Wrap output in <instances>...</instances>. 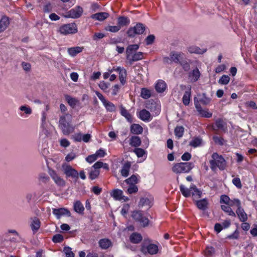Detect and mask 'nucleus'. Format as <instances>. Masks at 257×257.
<instances>
[{
  "label": "nucleus",
  "mask_w": 257,
  "mask_h": 257,
  "mask_svg": "<svg viewBox=\"0 0 257 257\" xmlns=\"http://www.w3.org/2000/svg\"><path fill=\"white\" fill-rule=\"evenodd\" d=\"M209 164L211 170L214 172H215L217 169L223 171L227 167V162L223 157L215 152L212 154Z\"/></svg>",
  "instance_id": "obj_1"
},
{
  "label": "nucleus",
  "mask_w": 257,
  "mask_h": 257,
  "mask_svg": "<svg viewBox=\"0 0 257 257\" xmlns=\"http://www.w3.org/2000/svg\"><path fill=\"white\" fill-rule=\"evenodd\" d=\"M72 115L69 113H65L60 116L59 120V127L64 135H69L73 133L75 126L71 124Z\"/></svg>",
  "instance_id": "obj_2"
},
{
  "label": "nucleus",
  "mask_w": 257,
  "mask_h": 257,
  "mask_svg": "<svg viewBox=\"0 0 257 257\" xmlns=\"http://www.w3.org/2000/svg\"><path fill=\"white\" fill-rule=\"evenodd\" d=\"M194 167L192 162L178 163L174 164L172 171L176 174L189 173Z\"/></svg>",
  "instance_id": "obj_3"
},
{
  "label": "nucleus",
  "mask_w": 257,
  "mask_h": 257,
  "mask_svg": "<svg viewBox=\"0 0 257 257\" xmlns=\"http://www.w3.org/2000/svg\"><path fill=\"white\" fill-rule=\"evenodd\" d=\"M62 167L63 171L67 178L74 179L75 182L77 181L79 174L76 170L67 164H63Z\"/></svg>",
  "instance_id": "obj_4"
},
{
  "label": "nucleus",
  "mask_w": 257,
  "mask_h": 257,
  "mask_svg": "<svg viewBox=\"0 0 257 257\" xmlns=\"http://www.w3.org/2000/svg\"><path fill=\"white\" fill-rule=\"evenodd\" d=\"M59 32L63 35L75 34L77 32V26L75 23H70L61 26Z\"/></svg>",
  "instance_id": "obj_5"
},
{
  "label": "nucleus",
  "mask_w": 257,
  "mask_h": 257,
  "mask_svg": "<svg viewBox=\"0 0 257 257\" xmlns=\"http://www.w3.org/2000/svg\"><path fill=\"white\" fill-rule=\"evenodd\" d=\"M145 26L142 23H139L134 27H131L127 31V34L129 37H134L136 35H141L144 33Z\"/></svg>",
  "instance_id": "obj_6"
},
{
  "label": "nucleus",
  "mask_w": 257,
  "mask_h": 257,
  "mask_svg": "<svg viewBox=\"0 0 257 257\" xmlns=\"http://www.w3.org/2000/svg\"><path fill=\"white\" fill-rule=\"evenodd\" d=\"M132 216L135 220L141 223L144 227L148 225L149 219L146 217L143 216L141 211H134Z\"/></svg>",
  "instance_id": "obj_7"
},
{
  "label": "nucleus",
  "mask_w": 257,
  "mask_h": 257,
  "mask_svg": "<svg viewBox=\"0 0 257 257\" xmlns=\"http://www.w3.org/2000/svg\"><path fill=\"white\" fill-rule=\"evenodd\" d=\"M194 101L195 108L200 116L206 118H210L212 116V113L209 112L208 109H202L198 101L196 100V97L194 98Z\"/></svg>",
  "instance_id": "obj_8"
},
{
  "label": "nucleus",
  "mask_w": 257,
  "mask_h": 257,
  "mask_svg": "<svg viewBox=\"0 0 257 257\" xmlns=\"http://www.w3.org/2000/svg\"><path fill=\"white\" fill-rule=\"evenodd\" d=\"M82 8L80 6H77L68 12L67 16L68 17L76 19L79 18L82 15Z\"/></svg>",
  "instance_id": "obj_9"
},
{
  "label": "nucleus",
  "mask_w": 257,
  "mask_h": 257,
  "mask_svg": "<svg viewBox=\"0 0 257 257\" xmlns=\"http://www.w3.org/2000/svg\"><path fill=\"white\" fill-rule=\"evenodd\" d=\"M141 251L144 253L148 252L150 254H156L158 251V247L155 244H150L147 247L142 245L141 247Z\"/></svg>",
  "instance_id": "obj_10"
},
{
  "label": "nucleus",
  "mask_w": 257,
  "mask_h": 257,
  "mask_svg": "<svg viewBox=\"0 0 257 257\" xmlns=\"http://www.w3.org/2000/svg\"><path fill=\"white\" fill-rule=\"evenodd\" d=\"M49 174L58 186H64L65 185V181L55 171H50Z\"/></svg>",
  "instance_id": "obj_11"
},
{
  "label": "nucleus",
  "mask_w": 257,
  "mask_h": 257,
  "mask_svg": "<svg viewBox=\"0 0 257 257\" xmlns=\"http://www.w3.org/2000/svg\"><path fill=\"white\" fill-rule=\"evenodd\" d=\"M184 55L181 52H175L172 51L170 53V57H171L172 62L179 64L180 61L183 58Z\"/></svg>",
  "instance_id": "obj_12"
},
{
  "label": "nucleus",
  "mask_w": 257,
  "mask_h": 257,
  "mask_svg": "<svg viewBox=\"0 0 257 257\" xmlns=\"http://www.w3.org/2000/svg\"><path fill=\"white\" fill-rule=\"evenodd\" d=\"M53 213L56 216L57 218H60L62 215H67L68 216H70L71 213L67 209L64 208H60L58 209H53Z\"/></svg>",
  "instance_id": "obj_13"
},
{
  "label": "nucleus",
  "mask_w": 257,
  "mask_h": 257,
  "mask_svg": "<svg viewBox=\"0 0 257 257\" xmlns=\"http://www.w3.org/2000/svg\"><path fill=\"white\" fill-rule=\"evenodd\" d=\"M200 72L197 68L193 69L188 73V77L191 82H196L200 77Z\"/></svg>",
  "instance_id": "obj_14"
},
{
  "label": "nucleus",
  "mask_w": 257,
  "mask_h": 257,
  "mask_svg": "<svg viewBox=\"0 0 257 257\" xmlns=\"http://www.w3.org/2000/svg\"><path fill=\"white\" fill-rule=\"evenodd\" d=\"M99 247L103 249H107L112 246V241L108 238H104L99 240L98 242Z\"/></svg>",
  "instance_id": "obj_15"
},
{
  "label": "nucleus",
  "mask_w": 257,
  "mask_h": 257,
  "mask_svg": "<svg viewBox=\"0 0 257 257\" xmlns=\"http://www.w3.org/2000/svg\"><path fill=\"white\" fill-rule=\"evenodd\" d=\"M236 213L240 221L245 222L247 220V214L241 206L237 208Z\"/></svg>",
  "instance_id": "obj_16"
},
{
  "label": "nucleus",
  "mask_w": 257,
  "mask_h": 257,
  "mask_svg": "<svg viewBox=\"0 0 257 257\" xmlns=\"http://www.w3.org/2000/svg\"><path fill=\"white\" fill-rule=\"evenodd\" d=\"M10 24L9 19L7 16H3L0 20V33L4 32Z\"/></svg>",
  "instance_id": "obj_17"
},
{
  "label": "nucleus",
  "mask_w": 257,
  "mask_h": 257,
  "mask_svg": "<svg viewBox=\"0 0 257 257\" xmlns=\"http://www.w3.org/2000/svg\"><path fill=\"white\" fill-rule=\"evenodd\" d=\"M109 16V14L105 12L97 13L92 15L91 17L93 19L102 21L107 19Z\"/></svg>",
  "instance_id": "obj_18"
},
{
  "label": "nucleus",
  "mask_w": 257,
  "mask_h": 257,
  "mask_svg": "<svg viewBox=\"0 0 257 257\" xmlns=\"http://www.w3.org/2000/svg\"><path fill=\"white\" fill-rule=\"evenodd\" d=\"M144 58V53L141 52H139L135 53L132 56H130L129 58H126L128 60L130 64H132L133 62L141 60Z\"/></svg>",
  "instance_id": "obj_19"
},
{
  "label": "nucleus",
  "mask_w": 257,
  "mask_h": 257,
  "mask_svg": "<svg viewBox=\"0 0 257 257\" xmlns=\"http://www.w3.org/2000/svg\"><path fill=\"white\" fill-rule=\"evenodd\" d=\"M198 98H196V100L198 101V103L201 102L203 105H207L210 102V98L207 97L205 93L197 94Z\"/></svg>",
  "instance_id": "obj_20"
},
{
  "label": "nucleus",
  "mask_w": 257,
  "mask_h": 257,
  "mask_svg": "<svg viewBox=\"0 0 257 257\" xmlns=\"http://www.w3.org/2000/svg\"><path fill=\"white\" fill-rule=\"evenodd\" d=\"M151 114L150 112L145 109L141 110L139 112V118L145 121H149L150 120Z\"/></svg>",
  "instance_id": "obj_21"
},
{
  "label": "nucleus",
  "mask_w": 257,
  "mask_h": 257,
  "mask_svg": "<svg viewBox=\"0 0 257 257\" xmlns=\"http://www.w3.org/2000/svg\"><path fill=\"white\" fill-rule=\"evenodd\" d=\"M191 92V86H188L187 90L185 92L182 98V102L185 105H188L190 103Z\"/></svg>",
  "instance_id": "obj_22"
},
{
  "label": "nucleus",
  "mask_w": 257,
  "mask_h": 257,
  "mask_svg": "<svg viewBox=\"0 0 257 257\" xmlns=\"http://www.w3.org/2000/svg\"><path fill=\"white\" fill-rule=\"evenodd\" d=\"M153 205L152 200L147 197H142L140 199L138 206L139 207L147 206L148 208L151 207Z\"/></svg>",
  "instance_id": "obj_23"
},
{
  "label": "nucleus",
  "mask_w": 257,
  "mask_h": 257,
  "mask_svg": "<svg viewBox=\"0 0 257 257\" xmlns=\"http://www.w3.org/2000/svg\"><path fill=\"white\" fill-rule=\"evenodd\" d=\"M139 48L138 44L130 45L126 50V58H129L130 56H132L134 52L136 51Z\"/></svg>",
  "instance_id": "obj_24"
},
{
  "label": "nucleus",
  "mask_w": 257,
  "mask_h": 257,
  "mask_svg": "<svg viewBox=\"0 0 257 257\" xmlns=\"http://www.w3.org/2000/svg\"><path fill=\"white\" fill-rule=\"evenodd\" d=\"M130 240L132 243H139L142 240V236L140 233H133L130 237Z\"/></svg>",
  "instance_id": "obj_25"
},
{
  "label": "nucleus",
  "mask_w": 257,
  "mask_h": 257,
  "mask_svg": "<svg viewBox=\"0 0 257 257\" xmlns=\"http://www.w3.org/2000/svg\"><path fill=\"white\" fill-rule=\"evenodd\" d=\"M130 23V20L127 17L121 16L117 19V24L120 28L121 27L127 26Z\"/></svg>",
  "instance_id": "obj_26"
},
{
  "label": "nucleus",
  "mask_w": 257,
  "mask_h": 257,
  "mask_svg": "<svg viewBox=\"0 0 257 257\" xmlns=\"http://www.w3.org/2000/svg\"><path fill=\"white\" fill-rule=\"evenodd\" d=\"M143 131V127L139 124L134 123L131 126V132L134 134H141Z\"/></svg>",
  "instance_id": "obj_27"
},
{
  "label": "nucleus",
  "mask_w": 257,
  "mask_h": 257,
  "mask_svg": "<svg viewBox=\"0 0 257 257\" xmlns=\"http://www.w3.org/2000/svg\"><path fill=\"white\" fill-rule=\"evenodd\" d=\"M83 50V47H74L68 48L69 54L73 57L75 56L77 54L81 52Z\"/></svg>",
  "instance_id": "obj_28"
},
{
  "label": "nucleus",
  "mask_w": 257,
  "mask_h": 257,
  "mask_svg": "<svg viewBox=\"0 0 257 257\" xmlns=\"http://www.w3.org/2000/svg\"><path fill=\"white\" fill-rule=\"evenodd\" d=\"M179 64L185 71L187 72L190 70V61L186 58H185L184 57L183 58H182Z\"/></svg>",
  "instance_id": "obj_29"
},
{
  "label": "nucleus",
  "mask_w": 257,
  "mask_h": 257,
  "mask_svg": "<svg viewBox=\"0 0 257 257\" xmlns=\"http://www.w3.org/2000/svg\"><path fill=\"white\" fill-rule=\"evenodd\" d=\"M191 195H192L194 199H198L201 197L202 193L195 185L191 186Z\"/></svg>",
  "instance_id": "obj_30"
},
{
  "label": "nucleus",
  "mask_w": 257,
  "mask_h": 257,
  "mask_svg": "<svg viewBox=\"0 0 257 257\" xmlns=\"http://www.w3.org/2000/svg\"><path fill=\"white\" fill-rule=\"evenodd\" d=\"M131 166V163L129 162H127L123 164L122 168L120 171L121 174L122 176L127 177L128 175Z\"/></svg>",
  "instance_id": "obj_31"
},
{
  "label": "nucleus",
  "mask_w": 257,
  "mask_h": 257,
  "mask_svg": "<svg viewBox=\"0 0 257 257\" xmlns=\"http://www.w3.org/2000/svg\"><path fill=\"white\" fill-rule=\"evenodd\" d=\"M166 88V84L162 80L158 81L155 86L156 90L158 92H164Z\"/></svg>",
  "instance_id": "obj_32"
},
{
  "label": "nucleus",
  "mask_w": 257,
  "mask_h": 257,
  "mask_svg": "<svg viewBox=\"0 0 257 257\" xmlns=\"http://www.w3.org/2000/svg\"><path fill=\"white\" fill-rule=\"evenodd\" d=\"M65 98L68 103L72 108H74L78 102L77 99L73 98L68 95H65Z\"/></svg>",
  "instance_id": "obj_33"
},
{
  "label": "nucleus",
  "mask_w": 257,
  "mask_h": 257,
  "mask_svg": "<svg viewBox=\"0 0 257 257\" xmlns=\"http://www.w3.org/2000/svg\"><path fill=\"white\" fill-rule=\"evenodd\" d=\"M120 113L128 121L130 122H132L133 120L132 115L124 107L122 106L120 107Z\"/></svg>",
  "instance_id": "obj_34"
},
{
  "label": "nucleus",
  "mask_w": 257,
  "mask_h": 257,
  "mask_svg": "<svg viewBox=\"0 0 257 257\" xmlns=\"http://www.w3.org/2000/svg\"><path fill=\"white\" fill-rule=\"evenodd\" d=\"M103 104L105 106L107 111L109 112H114L116 111V107L115 105L112 102L106 100L103 103Z\"/></svg>",
  "instance_id": "obj_35"
},
{
  "label": "nucleus",
  "mask_w": 257,
  "mask_h": 257,
  "mask_svg": "<svg viewBox=\"0 0 257 257\" xmlns=\"http://www.w3.org/2000/svg\"><path fill=\"white\" fill-rule=\"evenodd\" d=\"M180 191L181 192L183 195L185 197H188L191 196V193L192 191L191 186L190 188H186L183 185L180 186Z\"/></svg>",
  "instance_id": "obj_36"
},
{
  "label": "nucleus",
  "mask_w": 257,
  "mask_h": 257,
  "mask_svg": "<svg viewBox=\"0 0 257 257\" xmlns=\"http://www.w3.org/2000/svg\"><path fill=\"white\" fill-rule=\"evenodd\" d=\"M130 145L133 147H139L141 145V140L138 136H133L130 140Z\"/></svg>",
  "instance_id": "obj_37"
},
{
  "label": "nucleus",
  "mask_w": 257,
  "mask_h": 257,
  "mask_svg": "<svg viewBox=\"0 0 257 257\" xmlns=\"http://www.w3.org/2000/svg\"><path fill=\"white\" fill-rule=\"evenodd\" d=\"M197 207L201 210H204L207 207L208 202L205 199H202L196 202Z\"/></svg>",
  "instance_id": "obj_38"
},
{
  "label": "nucleus",
  "mask_w": 257,
  "mask_h": 257,
  "mask_svg": "<svg viewBox=\"0 0 257 257\" xmlns=\"http://www.w3.org/2000/svg\"><path fill=\"white\" fill-rule=\"evenodd\" d=\"M41 222L37 218H35L31 225V228L34 232H36L40 227Z\"/></svg>",
  "instance_id": "obj_39"
},
{
  "label": "nucleus",
  "mask_w": 257,
  "mask_h": 257,
  "mask_svg": "<svg viewBox=\"0 0 257 257\" xmlns=\"http://www.w3.org/2000/svg\"><path fill=\"white\" fill-rule=\"evenodd\" d=\"M123 192L119 189L113 191L112 196L115 200H121L123 199Z\"/></svg>",
  "instance_id": "obj_40"
},
{
  "label": "nucleus",
  "mask_w": 257,
  "mask_h": 257,
  "mask_svg": "<svg viewBox=\"0 0 257 257\" xmlns=\"http://www.w3.org/2000/svg\"><path fill=\"white\" fill-rule=\"evenodd\" d=\"M221 208L224 212L228 213V214L231 216L235 217L236 216L235 213L232 210L230 206L228 205H222Z\"/></svg>",
  "instance_id": "obj_41"
},
{
  "label": "nucleus",
  "mask_w": 257,
  "mask_h": 257,
  "mask_svg": "<svg viewBox=\"0 0 257 257\" xmlns=\"http://www.w3.org/2000/svg\"><path fill=\"white\" fill-rule=\"evenodd\" d=\"M75 211L78 213H82L84 210V208L82 204L79 201H77L74 205Z\"/></svg>",
  "instance_id": "obj_42"
},
{
  "label": "nucleus",
  "mask_w": 257,
  "mask_h": 257,
  "mask_svg": "<svg viewBox=\"0 0 257 257\" xmlns=\"http://www.w3.org/2000/svg\"><path fill=\"white\" fill-rule=\"evenodd\" d=\"M188 50L190 53L203 54L206 52V50H202L196 46L190 47Z\"/></svg>",
  "instance_id": "obj_43"
},
{
  "label": "nucleus",
  "mask_w": 257,
  "mask_h": 257,
  "mask_svg": "<svg viewBox=\"0 0 257 257\" xmlns=\"http://www.w3.org/2000/svg\"><path fill=\"white\" fill-rule=\"evenodd\" d=\"M141 96L144 99H148L151 96V91L146 88H142Z\"/></svg>",
  "instance_id": "obj_44"
},
{
  "label": "nucleus",
  "mask_w": 257,
  "mask_h": 257,
  "mask_svg": "<svg viewBox=\"0 0 257 257\" xmlns=\"http://www.w3.org/2000/svg\"><path fill=\"white\" fill-rule=\"evenodd\" d=\"M126 71L125 69L121 70L120 71L119 74V79L121 84L123 85L126 82Z\"/></svg>",
  "instance_id": "obj_45"
},
{
  "label": "nucleus",
  "mask_w": 257,
  "mask_h": 257,
  "mask_svg": "<svg viewBox=\"0 0 257 257\" xmlns=\"http://www.w3.org/2000/svg\"><path fill=\"white\" fill-rule=\"evenodd\" d=\"M184 127L182 126H177L174 130L175 136L178 138H181L184 134Z\"/></svg>",
  "instance_id": "obj_46"
},
{
  "label": "nucleus",
  "mask_w": 257,
  "mask_h": 257,
  "mask_svg": "<svg viewBox=\"0 0 257 257\" xmlns=\"http://www.w3.org/2000/svg\"><path fill=\"white\" fill-rule=\"evenodd\" d=\"M120 26L117 24L116 26H108L105 28V30L112 33H116L120 30Z\"/></svg>",
  "instance_id": "obj_47"
},
{
  "label": "nucleus",
  "mask_w": 257,
  "mask_h": 257,
  "mask_svg": "<svg viewBox=\"0 0 257 257\" xmlns=\"http://www.w3.org/2000/svg\"><path fill=\"white\" fill-rule=\"evenodd\" d=\"M125 182L130 185H135V184L138 183V178L136 175H133L130 178L126 179Z\"/></svg>",
  "instance_id": "obj_48"
},
{
  "label": "nucleus",
  "mask_w": 257,
  "mask_h": 257,
  "mask_svg": "<svg viewBox=\"0 0 257 257\" xmlns=\"http://www.w3.org/2000/svg\"><path fill=\"white\" fill-rule=\"evenodd\" d=\"M230 81V77L228 75H223L219 79L218 83L220 84L226 85Z\"/></svg>",
  "instance_id": "obj_49"
},
{
  "label": "nucleus",
  "mask_w": 257,
  "mask_h": 257,
  "mask_svg": "<svg viewBox=\"0 0 257 257\" xmlns=\"http://www.w3.org/2000/svg\"><path fill=\"white\" fill-rule=\"evenodd\" d=\"M100 173L99 170L93 169L92 170L90 173L89 177L91 180H94L98 177Z\"/></svg>",
  "instance_id": "obj_50"
},
{
  "label": "nucleus",
  "mask_w": 257,
  "mask_h": 257,
  "mask_svg": "<svg viewBox=\"0 0 257 257\" xmlns=\"http://www.w3.org/2000/svg\"><path fill=\"white\" fill-rule=\"evenodd\" d=\"M228 205H229L230 207L235 206L237 207V208H238L241 206V202L238 199H230Z\"/></svg>",
  "instance_id": "obj_51"
},
{
  "label": "nucleus",
  "mask_w": 257,
  "mask_h": 257,
  "mask_svg": "<svg viewBox=\"0 0 257 257\" xmlns=\"http://www.w3.org/2000/svg\"><path fill=\"white\" fill-rule=\"evenodd\" d=\"M64 240V237L62 235L57 234L55 235L52 238V240L55 243L62 242Z\"/></svg>",
  "instance_id": "obj_52"
},
{
  "label": "nucleus",
  "mask_w": 257,
  "mask_h": 257,
  "mask_svg": "<svg viewBox=\"0 0 257 257\" xmlns=\"http://www.w3.org/2000/svg\"><path fill=\"white\" fill-rule=\"evenodd\" d=\"M201 139L198 138H194L190 142V145L193 147H196L199 146L201 144Z\"/></svg>",
  "instance_id": "obj_53"
},
{
  "label": "nucleus",
  "mask_w": 257,
  "mask_h": 257,
  "mask_svg": "<svg viewBox=\"0 0 257 257\" xmlns=\"http://www.w3.org/2000/svg\"><path fill=\"white\" fill-rule=\"evenodd\" d=\"M214 252V248L213 247H207L204 251V254L206 257H210Z\"/></svg>",
  "instance_id": "obj_54"
},
{
  "label": "nucleus",
  "mask_w": 257,
  "mask_h": 257,
  "mask_svg": "<svg viewBox=\"0 0 257 257\" xmlns=\"http://www.w3.org/2000/svg\"><path fill=\"white\" fill-rule=\"evenodd\" d=\"M63 251L67 257H74V253L72 251L71 248L69 247H64Z\"/></svg>",
  "instance_id": "obj_55"
},
{
  "label": "nucleus",
  "mask_w": 257,
  "mask_h": 257,
  "mask_svg": "<svg viewBox=\"0 0 257 257\" xmlns=\"http://www.w3.org/2000/svg\"><path fill=\"white\" fill-rule=\"evenodd\" d=\"M134 152L139 158L142 157L145 154V150L140 148H136L134 150Z\"/></svg>",
  "instance_id": "obj_56"
},
{
  "label": "nucleus",
  "mask_w": 257,
  "mask_h": 257,
  "mask_svg": "<svg viewBox=\"0 0 257 257\" xmlns=\"http://www.w3.org/2000/svg\"><path fill=\"white\" fill-rule=\"evenodd\" d=\"M230 199L229 198V197L227 195H221V197H220V203H224L226 205H228Z\"/></svg>",
  "instance_id": "obj_57"
},
{
  "label": "nucleus",
  "mask_w": 257,
  "mask_h": 257,
  "mask_svg": "<svg viewBox=\"0 0 257 257\" xmlns=\"http://www.w3.org/2000/svg\"><path fill=\"white\" fill-rule=\"evenodd\" d=\"M232 183L238 189H241L242 187L241 181L238 177L235 178L232 180Z\"/></svg>",
  "instance_id": "obj_58"
},
{
  "label": "nucleus",
  "mask_w": 257,
  "mask_h": 257,
  "mask_svg": "<svg viewBox=\"0 0 257 257\" xmlns=\"http://www.w3.org/2000/svg\"><path fill=\"white\" fill-rule=\"evenodd\" d=\"M138 189L135 185H130L127 189V192L129 194H133L138 192Z\"/></svg>",
  "instance_id": "obj_59"
},
{
  "label": "nucleus",
  "mask_w": 257,
  "mask_h": 257,
  "mask_svg": "<svg viewBox=\"0 0 257 257\" xmlns=\"http://www.w3.org/2000/svg\"><path fill=\"white\" fill-rule=\"evenodd\" d=\"M213 140L214 142L219 145H223L224 144V139L221 138L218 136H214L213 137Z\"/></svg>",
  "instance_id": "obj_60"
},
{
  "label": "nucleus",
  "mask_w": 257,
  "mask_h": 257,
  "mask_svg": "<svg viewBox=\"0 0 257 257\" xmlns=\"http://www.w3.org/2000/svg\"><path fill=\"white\" fill-rule=\"evenodd\" d=\"M72 139L75 142H80L82 140V134L77 133L72 136Z\"/></svg>",
  "instance_id": "obj_61"
},
{
  "label": "nucleus",
  "mask_w": 257,
  "mask_h": 257,
  "mask_svg": "<svg viewBox=\"0 0 257 257\" xmlns=\"http://www.w3.org/2000/svg\"><path fill=\"white\" fill-rule=\"evenodd\" d=\"M155 38L154 35H149L145 39L147 45L152 44L154 42Z\"/></svg>",
  "instance_id": "obj_62"
},
{
  "label": "nucleus",
  "mask_w": 257,
  "mask_h": 257,
  "mask_svg": "<svg viewBox=\"0 0 257 257\" xmlns=\"http://www.w3.org/2000/svg\"><path fill=\"white\" fill-rule=\"evenodd\" d=\"M39 179L41 181L44 183H46L49 181V177L45 173H41L39 175Z\"/></svg>",
  "instance_id": "obj_63"
},
{
  "label": "nucleus",
  "mask_w": 257,
  "mask_h": 257,
  "mask_svg": "<svg viewBox=\"0 0 257 257\" xmlns=\"http://www.w3.org/2000/svg\"><path fill=\"white\" fill-rule=\"evenodd\" d=\"M20 110L23 111L28 114H30L32 113V109L30 107H28L25 105L21 106L20 108Z\"/></svg>",
  "instance_id": "obj_64"
}]
</instances>
